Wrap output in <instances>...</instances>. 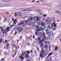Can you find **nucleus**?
<instances>
[{"label": "nucleus", "mask_w": 61, "mask_h": 61, "mask_svg": "<svg viewBox=\"0 0 61 61\" xmlns=\"http://www.w3.org/2000/svg\"><path fill=\"white\" fill-rule=\"evenodd\" d=\"M36 28V30L37 31H38V32L41 31H43L45 30V29L43 28V27H41L38 26H35Z\"/></svg>", "instance_id": "obj_1"}, {"label": "nucleus", "mask_w": 61, "mask_h": 61, "mask_svg": "<svg viewBox=\"0 0 61 61\" xmlns=\"http://www.w3.org/2000/svg\"><path fill=\"white\" fill-rule=\"evenodd\" d=\"M47 20H45V23L46 25H47L48 23L49 24H51L52 23V21H51V18H48Z\"/></svg>", "instance_id": "obj_2"}, {"label": "nucleus", "mask_w": 61, "mask_h": 61, "mask_svg": "<svg viewBox=\"0 0 61 61\" xmlns=\"http://www.w3.org/2000/svg\"><path fill=\"white\" fill-rule=\"evenodd\" d=\"M25 24L24 22H21L19 24V26L20 28H23V26L25 25Z\"/></svg>", "instance_id": "obj_3"}, {"label": "nucleus", "mask_w": 61, "mask_h": 61, "mask_svg": "<svg viewBox=\"0 0 61 61\" xmlns=\"http://www.w3.org/2000/svg\"><path fill=\"white\" fill-rule=\"evenodd\" d=\"M32 18L30 17V19L27 20L25 21V23L27 25H30L31 23V21L32 20Z\"/></svg>", "instance_id": "obj_4"}, {"label": "nucleus", "mask_w": 61, "mask_h": 61, "mask_svg": "<svg viewBox=\"0 0 61 61\" xmlns=\"http://www.w3.org/2000/svg\"><path fill=\"white\" fill-rule=\"evenodd\" d=\"M39 25H41V26L42 27H44L46 25V24L44 22H43L42 21H39Z\"/></svg>", "instance_id": "obj_5"}, {"label": "nucleus", "mask_w": 61, "mask_h": 61, "mask_svg": "<svg viewBox=\"0 0 61 61\" xmlns=\"http://www.w3.org/2000/svg\"><path fill=\"white\" fill-rule=\"evenodd\" d=\"M36 20H36L34 19V23H36L37 24L39 23V22H38V21L40 20V18H39V17H38V16H37Z\"/></svg>", "instance_id": "obj_6"}, {"label": "nucleus", "mask_w": 61, "mask_h": 61, "mask_svg": "<svg viewBox=\"0 0 61 61\" xmlns=\"http://www.w3.org/2000/svg\"><path fill=\"white\" fill-rule=\"evenodd\" d=\"M40 39H41V38H37V40L38 41H39V44H41L43 43H42V42H43V41H42V40H41Z\"/></svg>", "instance_id": "obj_7"}, {"label": "nucleus", "mask_w": 61, "mask_h": 61, "mask_svg": "<svg viewBox=\"0 0 61 61\" xmlns=\"http://www.w3.org/2000/svg\"><path fill=\"white\" fill-rule=\"evenodd\" d=\"M55 23H56V21L53 22L51 24V26H55V27H56V24H55Z\"/></svg>", "instance_id": "obj_8"}, {"label": "nucleus", "mask_w": 61, "mask_h": 61, "mask_svg": "<svg viewBox=\"0 0 61 61\" xmlns=\"http://www.w3.org/2000/svg\"><path fill=\"white\" fill-rule=\"evenodd\" d=\"M42 42H44V41H45V39L46 40H47V39H48V38L46 37V36H45V37H44L43 38H42Z\"/></svg>", "instance_id": "obj_9"}, {"label": "nucleus", "mask_w": 61, "mask_h": 61, "mask_svg": "<svg viewBox=\"0 0 61 61\" xmlns=\"http://www.w3.org/2000/svg\"><path fill=\"white\" fill-rule=\"evenodd\" d=\"M41 33L42 34V38H44V37H45L46 34H45V32L44 31H42Z\"/></svg>", "instance_id": "obj_10"}, {"label": "nucleus", "mask_w": 61, "mask_h": 61, "mask_svg": "<svg viewBox=\"0 0 61 61\" xmlns=\"http://www.w3.org/2000/svg\"><path fill=\"white\" fill-rule=\"evenodd\" d=\"M41 53L42 54L43 57H45V56L46 54L44 53V51H41Z\"/></svg>", "instance_id": "obj_11"}, {"label": "nucleus", "mask_w": 61, "mask_h": 61, "mask_svg": "<svg viewBox=\"0 0 61 61\" xmlns=\"http://www.w3.org/2000/svg\"><path fill=\"white\" fill-rule=\"evenodd\" d=\"M39 34L38 35V36L39 37H41L42 38V35H43L42 33L41 32H39Z\"/></svg>", "instance_id": "obj_12"}, {"label": "nucleus", "mask_w": 61, "mask_h": 61, "mask_svg": "<svg viewBox=\"0 0 61 61\" xmlns=\"http://www.w3.org/2000/svg\"><path fill=\"white\" fill-rule=\"evenodd\" d=\"M44 54H45V57L47 54H48V51L47 50H46L45 51Z\"/></svg>", "instance_id": "obj_13"}, {"label": "nucleus", "mask_w": 61, "mask_h": 61, "mask_svg": "<svg viewBox=\"0 0 61 61\" xmlns=\"http://www.w3.org/2000/svg\"><path fill=\"white\" fill-rule=\"evenodd\" d=\"M17 30L20 32H21L22 31V29L18 28H17Z\"/></svg>", "instance_id": "obj_14"}, {"label": "nucleus", "mask_w": 61, "mask_h": 61, "mask_svg": "<svg viewBox=\"0 0 61 61\" xmlns=\"http://www.w3.org/2000/svg\"><path fill=\"white\" fill-rule=\"evenodd\" d=\"M10 27H8V28H7V29L6 30L5 29H4L5 31H6V30L7 31V32H8V31H9V28H10Z\"/></svg>", "instance_id": "obj_15"}, {"label": "nucleus", "mask_w": 61, "mask_h": 61, "mask_svg": "<svg viewBox=\"0 0 61 61\" xmlns=\"http://www.w3.org/2000/svg\"><path fill=\"white\" fill-rule=\"evenodd\" d=\"M25 56V58H27L29 57V54H26Z\"/></svg>", "instance_id": "obj_16"}, {"label": "nucleus", "mask_w": 61, "mask_h": 61, "mask_svg": "<svg viewBox=\"0 0 61 61\" xmlns=\"http://www.w3.org/2000/svg\"><path fill=\"white\" fill-rule=\"evenodd\" d=\"M40 58H43V56L41 54H40Z\"/></svg>", "instance_id": "obj_17"}, {"label": "nucleus", "mask_w": 61, "mask_h": 61, "mask_svg": "<svg viewBox=\"0 0 61 61\" xmlns=\"http://www.w3.org/2000/svg\"><path fill=\"white\" fill-rule=\"evenodd\" d=\"M46 34H47L49 35H50L51 36V33L50 32L47 31L46 32Z\"/></svg>", "instance_id": "obj_18"}, {"label": "nucleus", "mask_w": 61, "mask_h": 61, "mask_svg": "<svg viewBox=\"0 0 61 61\" xmlns=\"http://www.w3.org/2000/svg\"><path fill=\"white\" fill-rule=\"evenodd\" d=\"M51 55H52V53H50L49 54H48V56L46 58H47L48 57H49V56H51Z\"/></svg>", "instance_id": "obj_19"}, {"label": "nucleus", "mask_w": 61, "mask_h": 61, "mask_svg": "<svg viewBox=\"0 0 61 61\" xmlns=\"http://www.w3.org/2000/svg\"><path fill=\"white\" fill-rule=\"evenodd\" d=\"M22 54L23 56H25L26 55V54H25V52H23L22 53Z\"/></svg>", "instance_id": "obj_20"}, {"label": "nucleus", "mask_w": 61, "mask_h": 61, "mask_svg": "<svg viewBox=\"0 0 61 61\" xmlns=\"http://www.w3.org/2000/svg\"><path fill=\"white\" fill-rule=\"evenodd\" d=\"M19 58H20L21 59H24V57L22 56H21L19 57Z\"/></svg>", "instance_id": "obj_21"}, {"label": "nucleus", "mask_w": 61, "mask_h": 61, "mask_svg": "<svg viewBox=\"0 0 61 61\" xmlns=\"http://www.w3.org/2000/svg\"><path fill=\"white\" fill-rule=\"evenodd\" d=\"M37 31V30H36V31L35 33V35H36L37 36H38V34H37V32H38L39 31Z\"/></svg>", "instance_id": "obj_22"}, {"label": "nucleus", "mask_w": 61, "mask_h": 61, "mask_svg": "<svg viewBox=\"0 0 61 61\" xmlns=\"http://www.w3.org/2000/svg\"><path fill=\"white\" fill-rule=\"evenodd\" d=\"M17 13L18 15L19 16L20 15V14H21V12H17Z\"/></svg>", "instance_id": "obj_23"}, {"label": "nucleus", "mask_w": 61, "mask_h": 61, "mask_svg": "<svg viewBox=\"0 0 61 61\" xmlns=\"http://www.w3.org/2000/svg\"><path fill=\"white\" fill-rule=\"evenodd\" d=\"M10 2V0H5L4 2V3H8Z\"/></svg>", "instance_id": "obj_24"}, {"label": "nucleus", "mask_w": 61, "mask_h": 61, "mask_svg": "<svg viewBox=\"0 0 61 61\" xmlns=\"http://www.w3.org/2000/svg\"><path fill=\"white\" fill-rule=\"evenodd\" d=\"M14 15H15V16H16H16H18V15L17 14V13H15Z\"/></svg>", "instance_id": "obj_25"}, {"label": "nucleus", "mask_w": 61, "mask_h": 61, "mask_svg": "<svg viewBox=\"0 0 61 61\" xmlns=\"http://www.w3.org/2000/svg\"><path fill=\"white\" fill-rule=\"evenodd\" d=\"M7 19V17H5V19L3 21V22H5V21H6Z\"/></svg>", "instance_id": "obj_26"}, {"label": "nucleus", "mask_w": 61, "mask_h": 61, "mask_svg": "<svg viewBox=\"0 0 61 61\" xmlns=\"http://www.w3.org/2000/svg\"><path fill=\"white\" fill-rule=\"evenodd\" d=\"M26 52H27V54H30V52H29V51H26Z\"/></svg>", "instance_id": "obj_27"}, {"label": "nucleus", "mask_w": 61, "mask_h": 61, "mask_svg": "<svg viewBox=\"0 0 61 61\" xmlns=\"http://www.w3.org/2000/svg\"><path fill=\"white\" fill-rule=\"evenodd\" d=\"M43 43H42L41 44V47H42L43 46Z\"/></svg>", "instance_id": "obj_28"}, {"label": "nucleus", "mask_w": 61, "mask_h": 61, "mask_svg": "<svg viewBox=\"0 0 61 61\" xmlns=\"http://www.w3.org/2000/svg\"><path fill=\"white\" fill-rule=\"evenodd\" d=\"M42 5V6H47V4H43Z\"/></svg>", "instance_id": "obj_29"}, {"label": "nucleus", "mask_w": 61, "mask_h": 61, "mask_svg": "<svg viewBox=\"0 0 61 61\" xmlns=\"http://www.w3.org/2000/svg\"><path fill=\"white\" fill-rule=\"evenodd\" d=\"M17 20V19H16V20H15L14 21V23H13L14 24H15V22H16V20Z\"/></svg>", "instance_id": "obj_30"}, {"label": "nucleus", "mask_w": 61, "mask_h": 61, "mask_svg": "<svg viewBox=\"0 0 61 61\" xmlns=\"http://www.w3.org/2000/svg\"><path fill=\"white\" fill-rule=\"evenodd\" d=\"M47 6H49V7H52V6L51 5H48L47 4Z\"/></svg>", "instance_id": "obj_31"}, {"label": "nucleus", "mask_w": 61, "mask_h": 61, "mask_svg": "<svg viewBox=\"0 0 61 61\" xmlns=\"http://www.w3.org/2000/svg\"><path fill=\"white\" fill-rule=\"evenodd\" d=\"M49 29H46L45 30V31H49Z\"/></svg>", "instance_id": "obj_32"}, {"label": "nucleus", "mask_w": 61, "mask_h": 61, "mask_svg": "<svg viewBox=\"0 0 61 61\" xmlns=\"http://www.w3.org/2000/svg\"><path fill=\"white\" fill-rule=\"evenodd\" d=\"M55 50H56H56H57V47L56 46L55 47Z\"/></svg>", "instance_id": "obj_33"}, {"label": "nucleus", "mask_w": 61, "mask_h": 61, "mask_svg": "<svg viewBox=\"0 0 61 61\" xmlns=\"http://www.w3.org/2000/svg\"><path fill=\"white\" fill-rule=\"evenodd\" d=\"M47 45H46L44 46V47H45V48H47Z\"/></svg>", "instance_id": "obj_34"}, {"label": "nucleus", "mask_w": 61, "mask_h": 61, "mask_svg": "<svg viewBox=\"0 0 61 61\" xmlns=\"http://www.w3.org/2000/svg\"><path fill=\"white\" fill-rule=\"evenodd\" d=\"M44 43L45 44H46L47 43V42L46 41H44Z\"/></svg>", "instance_id": "obj_35"}, {"label": "nucleus", "mask_w": 61, "mask_h": 61, "mask_svg": "<svg viewBox=\"0 0 61 61\" xmlns=\"http://www.w3.org/2000/svg\"><path fill=\"white\" fill-rule=\"evenodd\" d=\"M9 38L10 39H11V35L10 36H9Z\"/></svg>", "instance_id": "obj_36"}, {"label": "nucleus", "mask_w": 61, "mask_h": 61, "mask_svg": "<svg viewBox=\"0 0 61 61\" xmlns=\"http://www.w3.org/2000/svg\"><path fill=\"white\" fill-rule=\"evenodd\" d=\"M7 48L6 49H8V47L9 46V44H8V43H7Z\"/></svg>", "instance_id": "obj_37"}, {"label": "nucleus", "mask_w": 61, "mask_h": 61, "mask_svg": "<svg viewBox=\"0 0 61 61\" xmlns=\"http://www.w3.org/2000/svg\"><path fill=\"white\" fill-rule=\"evenodd\" d=\"M46 15H47V14H45L43 15V17H46Z\"/></svg>", "instance_id": "obj_38"}, {"label": "nucleus", "mask_w": 61, "mask_h": 61, "mask_svg": "<svg viewBox=\"0 0 61 61\" xmlns=\"http://www.w3.org/2000/svg\"><path fill=\"white\" fill-rule=\"evenodd\" d=\"M3 33H5V34H6V32H5V30H3Z\"/></svg>", "instance_id": "obj_39"}, {"label": "nucleus", "mask_w": 61, "mask_h": 61, "mask_svg": "<svg viewBox=\"0 0 61 61\" xmlns=\"http://www.w3.org/2000/svg\"><path fill=\"white\" fill-rule=\"evenodd\" d=\"M4 54H5L6 55L7 54V53L6 52H5L4 53Z\"/></svg>", "instance_id": "obj_40"}, {"label": "nucleus", "mask_w": 61, "mask_h": 61, "mask_svg": "<svg viewBox=\"0 0 61 61\" xmlns=\"http://www.w3.org/2000/svg\"><path fill=\"white\" fill-rule=\"evenodd\" d=\"M11 45L12 46H14V44H13V43H11Z\"/></svg>", "instance_id": "obj_41"}, {"label": "nucleus", "mask_w": 61, "mask_h": 61, "mask_svg": "<svg viewBox=\"0 0 61 61\" xmlns=\"http://www.w3.org/2000/svg\"><path fill=\"white\" fill-rule=\"evenodd\" d=\"M48 38H50V35H48Z\"/></svg>", "instance_id": "obj_42"}, {"label": "nucleus", "mask_w": 61, "mask_h": 61, "mask_svg": "<svg viewBox=\"0 0 61 61\" xmlns=\"http://www.w3.org/2000/svg\"><path fill=\"white\" fill-rule=\"evenodd\" d=\"M56 13H60V12H59V11H56Z\"/></svg>", "instance_id": "obj_43"}, {"label": "nucleus", "mask_w": 61, "mask_h": 61, "mask_svg": "<svg viewBox=\"0 0 61 61\" xmlns=\"http://www.w3.org/2000/svg\"><path fill=\"white\" fill-rule=\"evenodd\" d=\"M30 51V53H33V51H32V50H31Z\"/></svg>", "instance_id": "obj_44"}, {"label": "nucleus", "mask_w": 61, "mask_h": 61, "mask_svg": "<svg viewBox=\"0 0 61 61\" xmlns=\"http://www.w3.org/2000/svg\"><path fill=\"white\" fill-rule=\"evenodd\" d=\"M16 34H17V32H16V31L15 33L14 34V35H16Z\"/></svg>", "instance_id": "obj_45"}, {"label": "nucleus", "mask_w": 61, "mask_h": 61, "mask_svg": "<svg viewBox=\"0 0 61 61\" xmlns=\"http://www.w3.org/2000/svg\"><path fill=\"white\" fill-rule=\"evenodd\" d=\"M41 51H44V49H43V48H42L41 49Z\"/></svg>", "instance_id": "obj_46"}, {"label": "nucleus", "mask_w": 61, "mask_h": 61, "mask_svg": "<svg viewBox=\"0 0 61 61\" xmlns=\"http://www.w3.org/2000/svg\"><path fill=\"white\" fill-rule=\"evenodd\" d=\"M32 25H34V24H35V23H32L31 24Z\"/></svg>", "instance_id": "obj_47"}, {"label": "nucleus", "mask_w": 61, "mask_h": 61, "mask_svg": "<svg viewBox=\"0 0 61 61\" xmlns=\"http://www.w3.org/2000/svg\"><path fill=\"white\" fill-rule=\"evenodd\" d=\"M22 11H28V10H21Z\"/></svg>", "instance_id": "obj_48"}, {"label": "nucleus", "mask_w": 61, "mask_h": 61, "mask_svg": "<svg viewBox=\"0 0 61 61\" xmlns=\"http://www.w3.org/2000/svg\"><path fill=\"white\" fill-rule=\"evenodd\" d=\"M48 28H50V25H49L48 26Z\"/></svg>", "instance_id": "obj_49"}, {"label": "nucleus", "mask_w": 61, "mask_h": 61, "mask_svg": "<svg viewBox=\"0 0 61 61\" xmlns=\"http://www.w3.org/2000/svg\"><path fill=\"white\" fill-rule=\"evenodd\" d=\"M39 13L40 14L42 13V11H39Z\"/></svg>", "instance_id": "obj_50"}, {"label": "nucleus", "mask_w": 61, "mask_h": 61, "mask_svg": "<svg viewBox=\"0 0 61 61\" xmlns=\"http://www.w3.org/2000/svg\"><path fill=\"white\" fill-rule=\"evenodd\" d=\"M15 55H16V53H17L16 51H15Z\"/></svg>", "instance_id": "obj_51"}, {"label": "nucleus", "mask_w": 61, "mask_h": 61, "mask_svg": "<svg viewBox=\"0 0 61 61\" xmlns=\"http://www.w3.org/2000/svg\"><path fill=\"white\" fill-rule=\"evenodd\" d=\"M33 39H34V38H35V36L34 35L33 36Z\"/></svg>", "instance_id": "obj_52"}, {"label": "nucleus", "mask_w": 61, "mask_h": 61, "mask_svg": "<svg viewBox=\"0 0 61 61\" xmlns=\"http://www.w3.org/2000/svg\"><path fill=\"white\" fill-rule=\"evenodd\" d=\"M14 24H13V25H12L10 26L11 27H12V26H14Z\"/></svg>", "instance_id": "obj_53"}, {"label": "nucleus", "mask_w": 61, "mask_h": 61, "mask_svg": "<svg viewBox=\"0 0 61 61\" xmlns=\"http://www.w3.org/2000/svg\"><path fill=\"white\" fill-rule=\"evenodd\" d=\"M52 28H53V27H51L50 28V29H52Z\"/></svg>", "instance_id": "obj_54"}, {"label": "nucleus", "mask_w": 61, "mask_h": 61, "mask_svg": "<svg viewBox=\"0 0 61 61\" xmlns=\"http://www.w3.org/2000/svg\"><path fill=\"white\" fill-rule=\"evenodd\" d=\"M30 45V44H29V43H27V46H29Z\"/></svg>", "instance_id": "obj_55"}, {"label": "nucleus", "mask_w": 61, "mask_h": 61, "mask_svg": "<svg viewBox=\"0 0 61 61\" xmlns=\"http://www.w3.org/2000/svg\"><path fill=\"white\" fill-rule=\"evenodd\" d=\"M12 21H14V19L12 18Z\"/></svg>", "instance_id": "obj_56"}, {"label": "nucleus", "mask_w": 61, "mask_h": 61, "mask_svg": "<svg viewBox=\"0 0 61 61\" xmlns=\"http://www.w3.org/2000/svg\"><path fill=\"white\" fill-rule=\"evenodd\" d=\"M22 38V36H20V39H21Z\"/></svg>", "instance_id": "obj_57"}, {"label": "nucleus", "mask_w": 61, "mask_h": 61, "mask_svg": "<svg viewBox=\"0 0 61 61\" xmlns=\"http://www.w3.org/2000/svg\"><path fill=\"white\" fill-rule=\"evenodd\" d=\"M2 29V31H3L4 30H3V28H2V27H0Z\"/></svg>", "instance_id": "obj_58"}, {"label": "nucleus", "mask_w": 61, "mask_h": 61, "mask_svg": "<svg viewBox=\"0 0 61 61\" xmlns=\"http://www.w3.org/2000/svg\"><path fill=\"white\" fill-rule=\"evenodd\" d=\"M34 2H35V0H33V1H32V2L34 3Z\"/></svg>", "instance_id": "obj_59"}, {"label": "nucleus", "mask_w": 61, "mask_h": 61, "mask_svg": "<svg viewBox=\"0 0 61 61\" xmlns=\"http://www.w3.org/2000/svg\"><path fill=\"white\" fill-rule=\"evenodd\" d=\"M37 50L38 51H39V49H38V48H37Z\"/></svg>", "instance_id": "obj_60"}, {"label": "nucleus", "mask_w": 61, "mask_h": 61, "mask_svg": "<svg viewBox=\"0 0 61 61\" xmlns=\"http://www.w3.org/2000/svg\"><path fill=\"white\" fill-rule=\"evenodd\" d=\"M37 2L38 3H39V1H37Z\"/></svg>", "instance_id": "obj_61"}, {"label": "nucleus", "mask_w": 61, "mask_h": 61, "mask_svg": "<svg viewBox=\"0 0 61 61\" xmlns=\"http://www.w3.org/2000/svg\"><path fill=\"white\" fill-rule=\"evenodd\" d=\"M15 57V56L14 55H12V57Z\"/></svg>", "instance_id": "obj_62"}, {"label": "nucleus", "mask_w": 61, "mask_h": 61, "mask_svg": "<svg viewBox=\"0 0 61 61\" xmlns=\"http://www.w3.org/2000/svg\"><path fill=\"white\" fill-rule=\"evenodd\" d=\"M4 59H1V60H2V61H4Z\"/></svg>", "instance_id": "obj_63"}, {"label": "nucleus", "mask_w": 61, "mask_h": 61, "mask_svg": "<svg viewBox=\"0 0 61 61\" xmlns=\"http://www.w3.org/2000/svg\"><path fill=\"white\" fill-rule=\"evenodd\" d=\"M44 29H46V26H45V27H44Z\"/></svg>", "instance_id": "obj_64"}]
</instances>
